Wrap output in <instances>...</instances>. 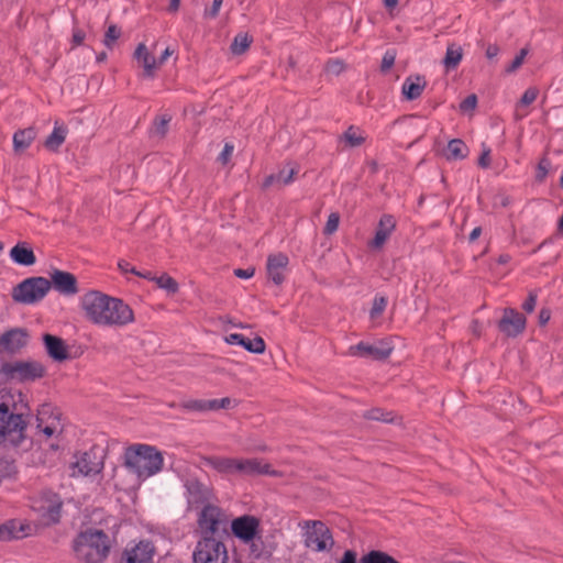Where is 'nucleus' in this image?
Instances as JSON below:
<instances>
[{
  "label": "nucleus",
  "instance_id": "obj_1",
  "mask_svg": "<svg viewBox=\"0 0 563 563\" xmlns=\"http://www.w3.org/2000/svg\"><path fill=\"white\" fill-rule=\"evenodd\" d=\"M80 307L85 318L98 327L123 328L134 322V312L128 303L99 290L84 294Z\"/></svg>",
  "mask_w": 563,
  "mask_h": 563
},
{
  "label": "nucleus",
  "instance_id": "obj_2",
  "mask_svg": "<svg viewBox=\"0 0 563 563\" xmlns=\"http://www.w3.org/2000/svg\"><path fill=\"white\" fill-rule=\"evenodd\" d=\"M29 411L27 402L21 391L0 390V438L19 445L24 439L26 422L23 416Z\"/></svg>",
  "mask_w": 563,
  "mask_h": 563
},
{
  "label": "nucleus",
  "instance_id": "obj_3",
  "mask_svg": "<svg viewBox=\"0 0 563 563\" xmlns=\"http://www.w3.org/2000/svg\"><path fill=\"white\" fill-rule=\"evenodd\" d=\"M118 523L107 531L87 529L80 532L73 542L76 558L84 563H102L108 558L112 545L117 542Z\"/></svg>",
  "mask_w": 563,
  "mask_h": 563
},
{
  "label": "nucleus",
  "instance_id": "obj_4",
  "mask_svg": "<svg viewBox=\"0 0 563 563\" xmlns=\"http://www.w3.org/2000/svg\"><path fill=\"white\" fill-rule=\"evenodd\" d=\"M124 466L137 478L146 479L164 467L163 453L150 444H134L124 452Z\"/></svg>",
  "mask_w": 563,
  "mask_h": 563
},
{
  "label": "nucleus",
  "instance_id": "obj_5",
  "mask_svg": "<svg viewBox=\"0 0 563 563\" xmlns=\"http://www.w3.org/2000/svg\"><path fill=\"white\" fill-rule=\"evenodd\" d=\"M198 528L200 539H220L224 541L229 538V518L228 515L218 506L206 505L198 517Z\"/></svg>",
  "mask_w": 563,
  "mask_h": 563
},
{
  "label": "nucleus",
  "instance_id": "obj_6",
  "mask_svg": "<svg viewBox=\"0 0 563 563\" xmlns=\"http://www.w3.org/2000/svg\"><path fill=\"white\" fill-rule=\"evenodd\" d=\"M0 375L11 382H34L45 375V367L37 361L5 362L0 366Z\"/></svg>",
  "mask_w": 563,
  "mask_h": 563
},
{
  "label": "nucleus",
  "instance_id": "obj_7",
  "mask_svg": "<svg viewBox=\"0 0 563 563\" xmlns=\"http://www.w3.org/2000/svg\"><path fill=\"white\" fill-rule=\"evenodd\" d=\"M51 290V282L45 277H29L12 290L15 302L33 305L41 301Z\"/></svg>",
  "mask_w": 563,
  "mask_h": 563
},
{
  "label": "nucleus",
  "instance_id": "obj_8",
  "mask_svg": "<svg viewBox=\"0 0 563 563\" xmlns=\"http://www.w3.org/2000/svg\"><path fill=\"white\" fill-rule=\"evenodd\" d=\"M303 530V543L316 552H324L332 549L334 540L330 529L320 520H306L300 523Z\"/></svg>",
  "mask_w": 563,
  "mask_h": 563
},
{
  "label": "nucleus",
  "instance_id": "obj_9",
  "mask_svg": "<svg viewBox=\"0 0 563 563\" xmlns=\"http://www.w3.org/2000/svg\"><path fill=\"white\" fill-rule=\"evenodd\" d=\"M231 530L234 537L240 541L245 544H251V551L256 558L261 555L262 551L257 544V541L262 543L258 518L251 515L238 517L232 520Z\"/></svg>",
  "mask_w": 563,
  "mask_h": 563
},
{
  "label": "nucleus",
  "instance_id": "obj_10",
  "mask_svg": "<svg viewBox=\"0 0 563 563\" xmlns=\"http://www.w3.org/2000/svg\"><path fill=\"white\" fill-rule=\"evenodd\" d=\"M194 563H228V550L220 539H199L192 554Z\"/></svg>",
  "mask_w": 563,
  "mask_h": 563
},
{
  "label": "nucleus",
  "instance_id": "obj_11",
  "mask_svg": "<svg viewBox=\"0 0 563 563\" xmlns=\"http://www.w3.org/2000/svg\"><path fill=\"white\" fill-rule=\"evenodd\" d=\"M394 350V345L390 340H379L374 344L360 342L349 347L347 354L350 356L357 357H371L377 361H384L389 357Z\"/></svg>",
  "mask_w": 563,
  "mask_h": 563
},
{
  "label": "nucleus",
  "instance_id": "obj_12",
  "mask_svg": "<svg viewBox=\"0 0 563 563\" xmlns=\"http://www.w3.org/2000/svg\"><path fill=\"white\" fill-rule=\"evenodd\" d=\"M62 507L60 497L51 490L43 492L34 506L46 523H57L59 521Z\"/></svg>",
  "mask_w": 563,
  "mask_h": 563
},
{
  "label": "nucleus",
  "instance_id": "obj_13",
  "mask_svg": "<svg viewBox=\"0 0 563 563\" xmlns=\"http://www.w3.org/2000/svg\"><path fill=\"white\" fill-rule=\"evenodd\" d=\"M234 475L241 476H258L269 475L274 477L282 476L279 471L273 470L269 463L262 459H238L234 461Z\"/></svg>",
  "mask_w": 563,
  "mask_h": 563
},
{
  "label": "nucleus",
  "instance_id": "obj_14",
  "mask_svg": "<svg viewBox=\"0 0 563 563\" xmlns=\"http://www.w3.org/2000/svg\"><path fill=\"white\" fill-rule=\"evenodd\" d=\"M155 547L148 540L129 544L121 553L120 563H153Z\"/></svg>",
  "mask_w": 563,
  "mask_h": 563
},
{
  "label": "nucleus",
  "instance_id": "obj_15",
  "mask_svg": "<svg viewBox=\"0 0 563 563\" xmlns=\"http://www.w3.org/2000/svg\"><path fill=\"white\" fill-rule=\"evenodd\" d=\"M103 467L102 457L97 454L95 450L82 453L77 457L76 462L71 464L73 476L76 475H95L101 472Z\"/></svg>",
  "mask_w": 563,
  "mask_h": 563
},
{
  "label": "nucleus",
  "instance_id": "obj_16",
  "mask_svg": "<svg viewBox=\"0 0 563 563\" xmlns=\"http://www.w3.org/2000/svg\"><path fill=\"white\" fill-rule=\"evenodd\" d=\"M498 328L505 335L515 338L525 331L526 318L517 310L506 308L503 318L498 322Z\"/></svg>",
  "mask_w": 563,
  "mask_h": 563
},
{
  "label": "nucleus",
  "instance_id": "obj_17",
  "mask_svg": "<svg viewBox=\"0 0 563 563\" xmlns=\"http://www.w3.org/2000/svg\"><path fill=\"white\" fill-rule=\"evenodd\" d=\"M51 288L64 296L78 294V283L74 274L60 269H53L49 274Z\"/></svg>",
  "mask_w": 563,
  "mask_h": 563
},
{
  "label": "nucleus",
  "instance_id": "obj_18",
  "mask_svg": "<svg viewBox=\"0 0 563 563\" xmlns=\"http://www.w3.org/2000/svg\"><path fill=\"white\" fill-rule=\"evenodd\" d=\"M29 334L26 330L14 328L5 331L0 336V353L15 354L27 344Z\"/></svg>",
  "mask_w": 563,
  "mask_h": 563
},
{
  "label": "nucleus",
  "instance_id": "obj_19",
  "mask_svg": "<svg viewBox=\"0 0 563 563\" xmlns=\"http://www.w3.org/2000/svg\"><path fill=\"white\" fill-rule=\"evenodd\" d=\"M396 228V220L390 214H384L380 217L377 224L374 239L368 243V246L374 250H380L386 241L391 235Z\"/></svg>",
  "mask_w": 563,
  "mask_h": 563
},
{
  "label": "nucleus",
  "instance_id": "obj_20",
  "mask_svg": "<svg viewBox=\"0 0 563 563\" xmlns=\"http://www.w3.org/2000/svg\"><path fill=\"white\" fill-rule=\"evenodd\" d=\"M289 263L288 256L283 253L272 254L267 258L268 278L276 285H280L284 279V272Z\"/></svg>",
  "mask_w": 563,
  "mask_h": 563
},
{
  "label": "nucleus",
  "instance_id": "obj_21",
  "mask_svg": "<svg viewBox=\"0 0 563 563\" xmlns=\"http://www.w3.org/2000/svg\"><path fill=\"white\" fill-rule=\"evenodd\" d=\"M43 341L48 356L55 362L60 363L69 358L68 347L63 339L52 334H44Z\"/></svg>",
  "mask_w": 563,
  "mask_h": 563
},
{
  "label": "nucleus",
  "instance_id": "obj_22",
  "mask_svg": "<svg viewBox=\"0 0 563 563\" xmlns=\"http://www.w3.org/2000/svg\"><path fill=\"white\" fill-rule=\"evenodd\" d=\"M134 58L143 67L145 77L153 78L155 76V70L158 67V63L155 56L150 53L144 43H140L136 46Z\"/></svg>",
  "mask_w": 563,
  "mask_h": 563
},
{
  "label": "nucleus",
  "instance_id": "obj_23",
  "mask_svg": "<svg viewBox=\"0 0 563 563\" xmlns=\"http://www.w3.org/2000/svg\"><path fill=\"white\" fill-rule=\"evenodd\" d=\"M187 494H188V504L201 505L208 501L211 497V490L209 487L203 485L197 479H190L186 483Z\"/></svg>",
  "mask_w": 563,
  "mask_h": 563
},
{
  "label": "nucleus",
  "instance_id": "obj_24",
  "mask_svg": "<svg viewBox=\"0 0 563 563\" xmlns=\"http://www.w3.org/2000/svg\"><path fill=\"white\" fill-rule=\"evenodd\" d=\"M234 461L235 457L227 456H203L202 464L208 466L222 475H234Z\"/></svg>",
  "mask_w": 563,
  "mask_h": 563
},
{
  "label": "nucleus",
  "instance_id": "obj_25",
  "mask_svg": "<svg viewBox=\"0 0 563 563\" xmlns=\"http://www.w3.org/2000/svg\"><path fill=\"white\" fill-rule=\"evenodd\" d=\"M426 86L427 81L422 76H409L405 79L401 91L407 100H416L422 95Z\"/></svg>",
  "mask_w": 563,
  "mask_h": 563
},
{
  "label": "nucleus",
  "instance_id": "obj_26",
  "mask_svg": "<svg viewBox=\"0 0 563 563\" xmlns=\"http://www.w3.org/2000/svg\"><path fill=\"white\" fill-rule=\"evenodd\" d=\"M11 260L22 266H32L36 262L33 250L26 242H20L10 251Z\"/></svg>",
  "mask_w": 563,
  "mask_h": 563
},
{
  "label": "nucleus",
  "instance_id": "obj_27",
  "mask_svg": "<svg viewBox=\"0 0 563 563\" xmlns=\"http://www.w3.org/2000/svg\"><path fill=\"white\" fill-rule=\"evenodd\" d=\"M464 56L463 47L457 43H450L446 47L445 55L442 59V65L445 71H451L457 68Z\"/></svg>",
  "mask_w": 563,
  "mask_h": 563
},
{
  "label": "nucleus",
  "instance_id": "obj_28",
  "mask_svg": "<svg viewBox=\"0 0 563 563\" xmlns=\"http://www.w3.org/2000/svg\"><path fill=\"white\" fill-rule=\"evenodd\" d=\"M26 527L15 520H9L3 525H0V541H10L13 539H20L26 536Z\"/></svg>",
  "mask_w": 563,
  "mask_h": 563
},
{
  "label": "nucleus",
  "instance_id": "obj_29",
  "mask_svg": "<svg viewBox=\"0 0 563 563\" xmlns=\"http://www.w3.org/2000/svg\"><path fill=\"white\" fill-rule=\"evenodd\" d=\"M52 407L47 404L43 405L37 413V428L47 437H52L59 426V419L57 416L52 418V421L43 426L45 416L51 413Z\"/></svg>",
  "mask_w": 563,
  "mask_h": 563
},
{
  "label": "nucleus",
  "instance_id": "obj_30",
  "mask_svg": "<svg viewBox=\"0 0 563 563\" xmlns=\"http://www.w3.org/2000/svg\"><path fill=\"white\" fill-rule=\"evenodd\" d=\"M36 136L33 128L19 130L13 135V146L15 152H22L27 148Z\"/></svg>",
  "mask_w": 563,
  "mask_h": 563
},
{
  "label": "nucleus",
  "instance_id": "obj_31",
  "mask_svg": "<svg viewBox=\"0 0 563 563\" xmlns=\"http://www.w3.org/2000/svg\"><path fill=\"white\" fill-rule=\"evenodd\" d=\"M445 157L449 161H461L467 156V146L460 139H453L448 143Z\"/></svg>",
  "mask_w": 563,
  "mask_h": 563
},
{
  "label": "nucleus",
  "instance_id": "obj_32",
  "mask_svg": "<svg viewBox=\"0 0 563 563\" xmlns=\"http://www.w3.org/2000/svg\"><path fill=\"white\" fill-rule=\"evenodd\" d=\"M68 130L65 125L55 124L53 132L45 140L46 148L51 151H57L59 146L65 142Z\"/></svg>",
  "mask_w": 563,
  "mask_h": 563
},
{
  "label": "nucleus",
  "instance_id": "obj_33",
  "mask_svg": "<svg viewBox=\"0 0 563 563\" xmlns=\"http://www.w3.org/2000/svg\"><path fill=\"white\" fill-rule=\"evenodd\" d=\"M360 563H400L394 556L379 550H372L364 554Z\"/></svg>",
  "mask_w": 563,
  "mask_h": 563
},
{
  "label": "nucleus",
  "instance_id": "obj_34",
  "mask_svg": "<svg viewBox=\"0 0 563 563\" xmlns=\"http://www.w3.org/2000/svg\"><path fill=\"white\" fill-rule=\"evenodd\" d=\"M340 140L345 142L350 147H357L365 142V136L360 132L358 128L351 125L340 136Z\"/></svg>",
  "mask_w": 563,
  "mask_h": 563
},
{
  "label": "nucleus",
  "instance_id": "obj_35",
  "mask_svg": "<svg viewBox=\"0 0 563 563\" xmlns=\"http://www.w3.org/2000/svg\"><path fill=\"white\" fill-rule=\"evenodd\" d=\"M252 43V37L247 33H239L230 46L231 52L234 55H241L245 53Z\"/></svg>",
  "mask_w": 563,
  "mask_h": 563
},
{
  "label": "nucleus",
  "instance_id": "obj_36",
  "mask_svg": "<svg viewBox=\"0 0 563 563\" xmlns=\"http://www.w3.org/2000/svg\"><path fill=\"white\" fill-rule=\"evenodd\" d=\"M180 408L192 412H207L211 411L210 400L206 399H189L180 402Z\"/></svg>",
  "mask_w": 563,
  "mask_h": 563
},
{
  "label": "nucleus",
  "instance_id": "obj_37",
  "mask_svg": "<svg viewBox=\"0 0 563 563\" xmlns=\"http://www.w3.org/2000/svg\"><path fill=\"white\" fill-rule=\"evenodd\" d=\"M241 346L254 354H263L266 350V344L261 336H256L253 340L246 339L244 336Z\"/></svg>",
  "mask_w": 563,
  "mask_h": 563
},
{
  "label": "nucleus",
  "instance_id": "obj_38",
  "mask_svg": "<svg viewBox=\"0 0 563 563\" xmlns=\"http://www.w3.org/2000/svg\"><path fill=\"white\" fill-rule=\"evenodd\" d=\"M153 280L159 288L165 289L169 294H176L178 291V283L166 274L161 277L153 278Z\"/></svg>",
  "mask_w": 563,
  "mask_h": 563
},
{
  "label": "nucleus",
  "instance_id": "obj_39",
  "mask_svg": "<svg viewBox=\"0 0 563 563\" xmlns=\"http://www.w3.org/2000/svg\"><path fill=\"white\" fill-rule=\"evenodd\" d=\"M364 417L368 420H376V421H384V422H391L393 417L390 412H384L379 408H374L364 413Z\"/></svg>",
  "mask_w": 563,
  "mask_h": 563
},
{
  "label": "nucleus",
  "instance_id": "obj_40",
  "mask_svg": "<svg viewBox=\"0 0 563 563\" xmlns=\"http://www.w3.org/2000/svg\"><path fill=\"white\" fill-rule=\"evenodd\" d=\"M121 31L117 25H110L104 34L103 44L107 48L112 49L115 41L120 37Z\"/></svg>",
  "mask_w": 563,
  "mask_h": 563
},
{
  "label": "nucleus",
  "instance_id": "obj_41",
  "mask_svg": "<svg viewBox=\"0 0 563 563\" xmlns=\"http://www.w3.org/2000/svg\"><path fill=\"white\" fill-rule=\"evenodd\" d=\"M211 411H217L219 409H229L238 406V401L235 399H231L229 397H224L222 399H210Z\"/></svg>",
  "mask_w": 563,
  "mask_h": 563
},
{
  "label": "nucleus",
  "instance_id": "obj_42",
  "mask_svg": "<svg viewBox=\"0 0 563 563\" xmlns=\"http://www.w3.org/2000/svg\"><path fill=\"white\" fill-rule=\"evenodd\" d=\"M387 306V299L385 297H375L373 307L369 311L371 319L378 318Z\"/></svg>",
  "mask_w": 563,
  "mask_h": 563
},
{
  "label": "nucleus",
  "instance_id": "obj_43",
  "mask_svg": "<svg viewBox=\"0 0 563 563\" xmlns=\"http://www.w3.org/2000/svg\"><path fill=\"white\" fill-rule=\"evenodd\" d=\"M339 222H340L339 213L332 212L328 217V221H327L324 230H323L324 234H328V235L333 234L339 228Z\"/></svg>",
  "mask_w": 563,
  "mask_h": 563
},
{
  "label": "nucleus",
  "instance_id": "obj_44",
  "mask_svg": "<svg viewBox=\"0 0 563 563\" xmlns=\"http://www.w3.org/2000/svg\"><path fill=\"white\" fill-rule=\"evenodd\" d=\"M345 69V64L341 59H330L325 65V70L332 75H340Z\"/></svg>",
  "mask_w": 563,
  "mask_h": 563
},
{
  "label": "nucleus",
  "instance_id": "obj_45",
  "mask_svg": "<svg viewBox=\"0 0 563 563\" xmlns=\"http://www.w3.org/2000/svg\"><path fill=\"white\" fill-rule=\"evenodd\" d=\"M297 174V170L295 168H283L279 170V173L276 175L277 183H280L282 185H288L294 180V176Z\"/></svg>",
  "mask_w": 563,
  "mask_h": 563
},
{
  "label": "nucleus",
  "instance_id": "obj_46",
  "mask_svg": "<svg viewBox=\"0 0 563 563\" xmlns=\"http://www.w3.org/2000/svg\"><path fill=\"white\" fill-rule=\"evenodd\" d=\"M527 55H528V48L525 47V48L520 49L519 54L514 58L511 64L506 68V73L510 74V73L516 71L523 64V60Z\"/></svg>",
  "mask_w": 563,
  "mask_h": 563
},
{
  "label": "nucleus",
  "instance_id": "obj_47",
  "mask_svg": "<svg viewBox=\"0 0 563 563\" xmlns=\"http://www.w3.org/2000/svg\"><path fill=\"white\" fill-rule=\"evenodd\" d=\"M550 166H551V163L548 158H545V157L541 158V161L538 164L537 174H536V179L538 181L541 183L544 180V178L548 175Z\"/></svg>",
  "mask_w": 563,
  "mask_h": 563
},
{
  "label": "nucleus",
  "instance_id": "obj_48",
  "mask_svg": "<svg viewBox=\"0 0 563 563\" xmlns=\"http://www.w3.org/2000/svg\"><path fill=\"white\" fill-rule=\"evenodd\" d=\"M539 90L536 87L528 88L522 95L519 104L520 106H529L538 97Z\"/></svg>",
  "mask_w": 563,
  "mask_h": 563
},
{
  "label": "nucleus",
  "instance_id": "obj_49",
  "mask_svg": "<svg viewBox=\"0 0 563 563\" xmlns=\"http://www.w3.org/2000/svg\"><path fill=\"white\" fill-rule=\"evenodd\" d=\"M395 59H396V52L391 51V49L387 51L383 56L382 64H380V70L384 73L389 70L393 67Z\"/></svg>",
  "mask_w": 563,
  "mask_h": 563
},
{
  "label": "nucleus",
  "instance_id": "obj_50",
  "mask_svg": "<svg viewBox=\"0 0 563 563\" xmlns=\"http://www.w3.org/2000/svg\"><path fill=\"white\" fill-rule=\"evenodd\" d=\"M477 106V97L476 95L467 96L460 104V110L462 112L473 111Z\"/></svg>",
  "mask_w": 563,
  "mask_h": 563
},
{
  "label": "nucleus",
  "instance_id": "obj_51",
  "mask_svg": "<svg viewBox=\"0 0 563 563\" xmlns=\"http://www.w3.org/2000/svg\"><path fill=\"white\" fill-rule=\"evenodd\" d=\"M170 118H161L155 122L154 132L159 136H164L167 133L168 123Z\"/></svg>",
  "mask_w": 563,
  "mask_h": 563
},
{
  "label": "nucleus",
  "instance_id": "obj_52",
  "mask_svg": "<svg viewBox=\"0 0 563 563\" xmlns=\"http://www.w3.org/2000/svg\"><path fill=\"white\" fill-rule=\"evenodd\" d=\"M511 201H512L511 197L504 192H499L494 197V206L495 207L507 208L511 205Z\"/></svg>",
  "mask_w": 563,
  "mask_h": 563
},
{
  "label": "nucleus",
  "instance_id": "obj_53",
  "mask_svg": "<svg viewBox=\"0 0 563 563\" xmlns=\"http://www.w3.org/2000/svg\"><path fill=\"white\" fill-rule=\"evenodd\" d=\"M478 166L488 168L490 166V148L483 145L482 155L478 158Z\"/></svg>",
  "mask_w": 563,
  "mask_h": 563
},
{
  "label": "nucleus",
  "instance_id": "obj_54",
  "mask_svg": "<svg viewBox=\"0 0 563 563\" xmlns=\"http://www.w3.org/2000/svg\"><path fill=\"white\" fill-rule=\"evenodd\" d=\"M536 305H537V294H536V291H530L527 300L522 305V309L526 312L530 313L534 310Z\"/></svg>",
  "mask_w": 563,
  "mask_h": 563
},
{
  "label": "nucleus",
  "instance_id": "obj_55",
  "mask_svg": "<svg viewBox=\"0 0 563 563\" xmlns=\"http://www.w3.org/2000/svg\"><path fill=\"white\" fill-rule=\"evenodd\" d=\"M233 145L232 144H229L227 143L222 150V152L220 153L219 157H218V161L221 162L223 165L227 164L230 158H231V155L233 153Z\"/></svg>",
  "mask_w": 563,
  "mask_h": 563
},
{
  "label": "nucleus",
  "instance_id": "obj_56",
  "mask_svg": "<svg viewBox=\"0 0 563 563\" xmlns=\"http://www.w3.org/2000/svg\"><path fill=\"white\" fill-rule=\"evenodd\" d=\"M223 0H213L212 5L209 10L205 11V16L207 18H216L220 11Z\"/></svg>",
  "mask_w": 563,
  "mask_h": 563
},
{
  "label": "nucleus",
  "instance_id": "obj_57",
  "mask_svg": "<svg viewBox=\"0 0 563 563\" xmlns=\"http://www.w3.org/2000/svg\"><path fill=\"white\" fill-rule=\"evenodd\" d=\"M339 563H357V554L353 550H346Z\"/></svg>",
  "mask_w": 563,
  "mask_h": 563
},
{
  "label": "nucleus",
  "instance_id": "obj_58",
  "mask_svg": "<svg viewBox=\"0 0 563 563\" xmlns=\"http://www.w3.org/2000/svg\"><path fill=\"white\" fill-rule=\"evenodd\" d=\"M255 273V268L253 267H250V268H246V269H243V268H236L234 271V275L239 278H244V279H247V278H251Z\"/></svg>",
  "mask_w": 563,
  "mask_h": 563
},
{
  "label": "nucleus",
  "instance_id": "obj_59",
  "mask_svg": "<svg viewBox=\"0 0 563 563\" xmlns=\"http://www.w3.org/2000/svg\"><path fill=\"white\" fill-rule=\"evenodd\" d=\"M243 339H244V336L242 334L232 333V334L227 335L224 338V341L228 344H239V345H241L243 343Z\"/></svg>",
  "mask_w": 563,
  "mask_h": 563
},
{
  "label": "nucleus",
  "instance_id": "obj_60",
  "mask_svg": "<svg viewBox=\"0 0 563 563\" xmlns=\"http://www.w3.org/2000/svg\"><path fill=\"white\" fill-rule=\"evenodd\" d=\"M86 37V34L82 30L76 29L73 32V42L75 45L82 44L84 40Z\"/></svg>",
  "mask_w": 563,
  "mask_h": 563
},
{
  "label": "nucleus",
  "instance_id": "obj_61",
  "mask_svg": "<svg viewBox=\"0 0 563 563\" xmlns=\"http://www.w3.org/2000/svg\"><path fill=\"white\" fill-rule=\"evenodd\" d=\"M498 53H499V47L496 44L488 45L486 48V52H485L486 57L489 59L496 57L498 55Z\"/></svg>",
  "mask_w": 563,
  "mask_h": 563
},
{
  "label": "nucleus",
  "instance_id": "obj_62",
  "mask_svg": "<svg viewBox=\"0 0 563 563\" xmlns=\"http://www.w3.org/2000/svg\"><path fill=\"white\" fill-rule=\"evenodd\" d=\"M550 317H551V314H550L549 310H547V309L540 310V312H539V323L542 324V325L545 324L550 320Z\"/></svg>",
  "mask_w": 563,
  "mask_h": 563
},
{
  "label": "nucleus",
  "instance_id": "obj_63",
  "mask_svg": "<svg viewBox=\"0 0 563 563\" xmlns=\"http://www.w3.org/2000/svg\"><path fill=\"white\" fill-rule=\"evenodd\" d=\"M174 54V51L167 47L163 54L161 55L159 59H157L158 66L164 64L166 59Z\"/></svg>",
  "mask_w": 563,
  "mask_h": 563
},
{
  "label": "nucleus",
  "instance_id": "obj_64",
  "mask_svg": "<svg viewBox=\"0 0 563 563\" xmlns=\"http://www.w3.org/2000/svg\"><path fill=\"white\" fill-rule=\"evenodd\" d=\"M118 267H119V269H120L122 273H124V274H125V273H129V269L131 268V265H130L126 261H124V260H120V261L118 262Z\"/></svg>",
  "mask_w": 563,
  "mask_h": 563
}]
</instances>
